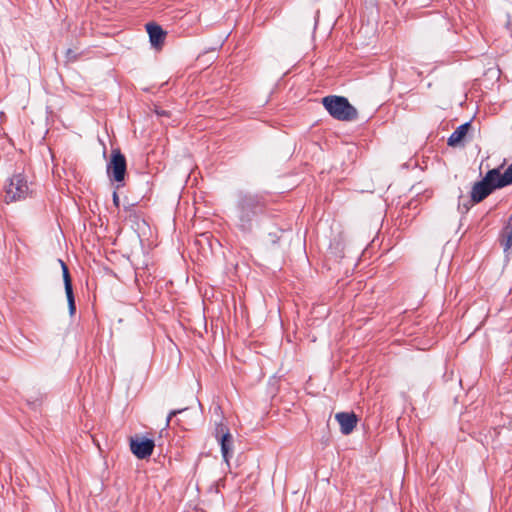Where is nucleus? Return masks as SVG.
I'll return each instance as SVG.
<instances>
[{"label":"nucleus","mask_w":512,"mask_h":512,"mask_svg":"<svg viewBox=\"0 0 512 512\" xmlns=\"http://www.w3.org/2000/svg\"><path fill=\"white\" fill-rule=\"evenodd\" d=\"M273 203L274 200L262 194H241L236 206L239 230L243 233L252 232L254 220L261 214L273 211Z\"/></svg>","instance_id":"nucleus-1"},{"label":"nucleus","mask_w":512,"mask_h":512,"mask_svg":"<svg viewBox=\"0 0 512 512\" xmlns=\"http://www.w3.org/2000/svg\"><path fill=\"white\" fill-rule=\"evenodd\" d=\"M512 184V163L502 172L501 168L489 170L482 180L476 182L471 192H493Z\"/></svg>","instance_id":"nucleus-2"},{"label":"nucleus","mask_w":512,"mask_h":512,"mask_svg":"<svg viewBox=\"0 0 512 512\" xmlns=\"http://www.w3.org/2000/svg\"><path fill=\"white\" fill-rule=\"evenodd\" d=\"M322 104L329 114L339 121H354L358 117L356 108L343 96H326L322 99Z\"/></svg>","instance_id":"nucleus-3"},{"label":"nucleus","mask_w":512,"mask_h":512,"mask_svg":"<svg viewBox=\"0 0 512 512\" xmlns=\"http://www.w3.org/2000/svg\"><path fill=\"white\" fill-rule=\"evenodd\" d=\"M121 194H112L113 205L120 209L123 207V210L127 213V217L132 221H138L144 217L143 208H146L148 205L149 198L145 195L142 197L132 196L129 197L127 194H123V197H120Z\"/></svg>","instance_id":"nucleus-4"},{"label":"nucleus","mask_w":512,"mask_h":512,"mask_svg":"<svg viewBox=\"0 0 512 512\" xmlns=\"http://www.w3.org/2000/svg\"><path fill=\"white\" fill-rule=\"evenodd\" d=\"M155 446V440L144 435L135 434L129 438L130 451L139 460L148 459Z\"/></svg>","instance_id":"nucleus-5"},{"label":"nucleus","mask_w":512,"mask_h":512,"mask_svg":"<svg viewBox=\"0 0 512 512\" xmlns=\"http://www.w3.org/2000/svg\"><path fill=\"white\" fill-rule=\"evenodd\" d=\"M215 437L220 445L221 454L224 462L230 467V459L233 456V436L227 425L217 423L215 427Z\"/></svg>","instance_id":"nucleus-6"},{"label":"nucleus","mask_w":512,"mask_h":512,"mask_svg":"<svg viewBox=\"0 0 512 512\" xmlns=\"http://www.w3.org/2000/svg\"><path fill=\"white\" fill-rule=\"evenodd\" d=\"M107 173L110 179L122 182L126 173V159L119 150H113L111 160L107 165Z\"/></svg>","instance_id":"nucleus-7"},{"label":"nucleus","mask_w":512,"mask_h":512,"mask_svg":"<svg viewBox=\"0 0 512 512\" xmlns=\"http://www.w3.org/2000/svg\"><path fill=\"white\" fill-rule=\"evenodd\" d=\"M335 420L340 426V431L343 435L351 434L356 428L359 417L354 411L338 412L335 414Z\"/></svg>","instance_id":"nucleus-8"},{"label":"nucleus","mask_w":512,"mask_h":512,"mask_svg":"<svg viewBox=\"0 0 512 512\" xmlns=\"http://www.w3.org/2000/svg\"><path fill=\"white\" fill-rule=\"evenodd\" d=\"M418 196L419 194H416V197ZM402 198L403 195L397 196L396 207L400 206V213L398 217H401L402 219L405 218V223H407L408 221H411L413 218H415V216L417 215V212L411 215L409 211L416 210L420 202L417 198H412L409 200L407 199V197H405L404 200Z\"/></svg>","instance_id":"nucleus-9"},{"label":"nucleus","mask_w":512,"mask_h":512,"mask_svg":"<svg viewBox=\"0 0 512 512\" xmlns=\"http://www.w3.org/2000/svg\"><path fill=\"white\" fill-rule=\"evenodd\" d=\"M490 194H459L458 211L467 214L472 206L485 200Z\"/></svg>","instance_id":"nucleus-10"},{"label":"nucleus","mask_w":512,"mask_h":512,"mask_svg":"<svg viewBox=\"0 0 512 512\" xmlns=\"http://www.w3.org/2000/svg\"><path fill=\"white\" fill-rule=\"evenodd\" d=\"M146 29L149 34L150 42L152 46L159 47L163 44L166 33L161 28V26L154 24V23H148L146 24Z\"/></svg>","instance_id":"nucleus-11"},{"label":"nucleus","mask_w":512,"mask_h":512,"mask_svg":"<svg viewBox=\"0 0 512 512\" xmlns=\"http://www.w3.org/2000/svg\"><path fill=\"white\" fill-rule=\"evenodd\" d=\"M498 241L504 252H508L512 249V212L507 225L500 231Z\"/></svg>","instance_id":"nucleus-12"},{"label":"nucleus","mask_w":512,"mask_h":512,"mask_svg":"<svg viewBox=\"0 0 512 512\" xmlns=\"http://www.w3.org/2000/svg\"><path fill=\"white\" fill-rule=\"evenodd\" d=\"M66 301L68 305V311L71 317H73L76 313V301L75 294L73 291L72 278L69 273L68 268L66 267Z\"/></svg>","instance_id":"nucleus-13"},{"label":"nucleus","mask_w":512,"mask_h":512,"mask_svg":"<svg viewBox=\"0 0 512 512\" xmlns=\"http://www.w3.org/2000/svg\"><path fill=\"white\" fill-rule=\"evenodd\" d=\"M471 128L470 122H466L459 127L450 135L448 138V145L451 147H456L462 144L464 138L466 137L469 129Z\"/></svg>","instance_id":"nucleus-14"},{"label":"nucleus","mask_w":512,"mask_h":512,"mask_svg":"<svg viewBox=\"0 0 512 512\" xmlns=\"http://www.w3.org/2000/svg\"><path fill=\"white\" fill-rule=\"evenodd\" d=\"M25 189H29L26 179L22 175H15L10 179L6 192H22Z\"/></svg>","instance_id":"nucleus-15"},{"label":"nucleus","mask_w":512,"mask_h":512,"mask_svg":"<svg viewBox=\"0 0 512 512\" xmlns=\"http://www.w3.org/2000/svg\"><path fill=\"white\" fill-rule=\"evenodd\" d=\"M284 232V229L275 227L274 230L270 231L267 235L268 244L271 247H277Z\"/></svg>","instance_id":"nucleus-16"},{"label":"nucleus","mask_w":512,"mask_h":512,"mask_svg":"<svg viewBox=\"0 0 512 512\" xmlns=\"http://www.w3.org/2000/svg\"><path fill=\"white\" fill-rule=\"evenodd\" d=\"M188 196H191L193 202L192 206L194 209V214L196 215L199 212V207L197 206L202 201H204V194H187Z\"/></svg>","instance_id":"nucleus-17"},{"label":"nucleus","mask_w":512,"mask_h":512,"mask_svg":"<svg viewBox=\"0 0 512 512\" xmlns=\"http://www.w3.org/2000/svg\"><path fill=\"white\" fill-rule=\"evenodd\" d=\"M188 408L185 407V408H181V409H174V410H171L169 413H168V416H167V419H166V424H165V429L167 427H169L170 425V422L172 420V418L176 417L177 415L183 413L184 411H186Z\"/></svg>","instance_id":"nucleus-18"},{"label":"nucleus","mask_w":512,"mask_h":512,"mask_svg":"<svg viewBox=\"0 0 512 512\" xmlns=\"http://www.w3.org/2000/svg\"><path fill=\"white\" fill-rule=\"evenodd\" d=\"M79 55H80V53H77L76 51H74L72 49L66 50V62L77 60Z\"/></svg>","instance_id":"nucleus-19"},{"label":"nucleus","mask_w":512,"mask_h":512,"mask_svg":"<svg viewBox=\"0 0 512 512\" xmlns=\"http://www.w3.org/2000/svg\"><path fill=\"white\" fill-rule=\"evenodd\" d=\"M21 194H7V196L4 199V202L6 204H11L15 201H18L20 199Z\"/></svg>","instance_id":"nucleus-20"},{"label":"nucleus","mask_w":512,"mask_h":512,"mask_svg":"<svg viewBox=\"0 0 512 512\" xmlns=\"http://www.w3.org/2000/svg\"><path fill=\"white\" fill-rule=\"evenodd\" d=\"M508 17H509V20L507 21V26L510 27V26H512V19H511L512 17L510 14L508 15Z\"/></svg>","instance_id":"nucleus-21"},{"label":"nucleus","mask_w":512,"mask_h":512,"mask_svg":"<svg viewBox=\"0 0 512 512\" xmlns=\"http://www.w3.org/2000/svg\"><path fill=\"white\" fill-rule=\"evenodd\" d=\"M182 196H183V194H179L178 202H180V200L183 198Z\"/></svg>","instance_id":"nucleus-22"},{"label":"nucleus","mask_w":512,"mask_h":512,"mask_svg":"<svg viewBox=\"0 0 512 512\" xmlns=\"http://www.w3.org/2000/svg\"><path fill=\"white\" fill-rule=\"evenodd\" d=\"M59 263L62 265V267L64 268V262H62V260H59Z\"/></svg>","instance_id":"nucleus-23"},{"label":"nucleus","mask_w":512,"mask_h":512,"mask_svg":"<svg viewBox=\"0 0 512 512\" xmlns=\"http://www.w3.org/2000/svg\"><path fill=\"white\" fill-rule=\"evenodd\" d=\"M176 424L180 426V419L176 420Z\"/></svg>","instance_id":"nucleus-24"}]
</instances>
